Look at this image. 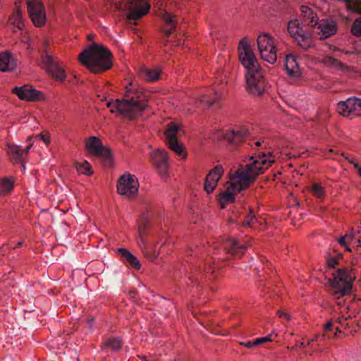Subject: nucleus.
<instances>
[{
	"instance_id": "35",
	"label": "nucleus",
	"mask_w": 361,
	"mask_h": 361,
	"mask_svg": "<svg viewBox=\"0 0 361 361\" xmlns=\"http://www.w3.org/2000/svg\"><path fill=\"white\" fill-rule=\"evenodd\" d=\"M257 219L255 218V215L254 212L250 210L249 214L245 216V219L243 221V224L245 226H252L255 221H256Z\"/></svg>"
},
{
	"instance_id": "15",
	"label": "nucleus",
	"mask_w": 361,
	"mask_h": 361,
	"mask_svg": "<svg viewBox=\"0 0 361 361\" xmlns=\"http://www.w3.org/2000/svg\"><path fill=\"white\" fill-rule=\"evenodd\" d=\"M317 33L319 39H326L336 34L338 25L336 21L331 19H322L317 23Z\"/></svg>"
},
{
	"instance_id": "34",
	"label": "nucleus",
	"mask_w": 361,
	"mask_h": 361,
	"mask_svg": "<svg viewBox=\"0 0 361 361\" xmlns=\"http://www.w3.org/2000/svg\"><path fill=\"white\" fill-rule=\"evenodd\" d=\"M145 228H146V224H142L138 227V235H139V238H140L139 246L140 247H142V246L145 247V246H146V243H145V238H144V235L145 234Z\"/></svg>"
},
{
	"instance_id": "50",
	"label": "nucleus",
	"mask_w": 361,
	"mask_h": 361,
	"mask_svg": "<svg viewBox=\"0 0 361 361\" xmlns=\"http://www.w3.org/2000/svg\"><path fill=\"white\" fill-rule=\"evenodd\" d=\"M31 146H32V145L30 144V145L27 146L25 149H23V154L28 153L30 149V148H31Z\"/></svg>"
},
{
	"instance_id": "6",
	"label": "nucleus",
	"mask_w": 361,
	"mask_h": 361,
	"mask_svg": "<svg viewBox=\"0 0 361 361\" xmlns=\"http://www.w3.org/2000/svg\"><path fill=\"white\" fill-rule=\"evenodd\" d=\"M288 31L298 44L303 49H307L312 44L311 33L305 28L298 20H291L288 23Z\"/></svg>"
},
{
	"instance_id": "40",
	"label": "nucleus",
	"mask_w": 361,
	"mask_h": 361,
	"mask_svg": "<svg viewBox=\"0 0 361 361\" xmlns=\"http://www.w3.org/2000/svg\"><path fill=\"white\" fill-rule=\"evenodd\" d=\"M350 328L351 329V331L357 332L358 330L361 329V321L359 322H353L350 323Z\"/></svg>"
},
{
	"instance_id": "28",
	"label": "nucleus",
	"mask_w": 361,
	"mask_h": 361,
	"mask_svg": "<svg viewBox=\"0 0 361 361\" xmlns=\"http://www.w3.org/2000/svg\"><path fill=\"white\" fill-rule=\"evenodd\" d=\"M14 180L12 178L5 177L0 180V195L10 193L13 188Z\"/></svg>"
},
{
	"instance_id": "47",
	"label": "nucleus",
	"mask_w": 361,
	"mask_h": 361,
	"mask_svg": "<svg viewBox=\"0 0 361 361\" xmlns=\"http://www.w3.org/2000/svg\"><path fill=\"white\" fill-rule=\"evenodd\" d=\"M332 326H333V322L332 321H329V322H327L324 326V330L325 331H331L332 330Z\"/></svg>"
},
{
	"instance_id": "9",
	"label": "nucleus",
	"mask_w": 361,
	"mask_h": 361,
	"mask_svg": "<svg viewBox=\"0 0 361 361\" xmlns=\"http://www.w3.org/2000/svg\"><path fill=\"white\" fill-rule=\"evenodd\" d=\"M139 188V183L133 176L130 173L122 175L117 183V191L122 195L130 198L137 195Z\"/></svg>"
},
{
	"instance_id": "46",
	"label": "nucleus",
	"mask_w": 361,
	"mask_h": 361,
	"mask_svg": "<svg viewBox=\"0 0 361 361\" xmlns=\"http://www.w3.org/2000/svg\"><path fill=\"white\" fill-rule=\"evenodd\" d=\"M346 238H350L352 239V233H350V235H345V236H343L340 240H339V243L342 245H344L345 246L346 245V242H345V239Z\"/></svg>"
},
{
	"instance_id": "52",
	"label": "nucleus",
	"mask_w": 361,
	"mask_h": 361,
	"mask_svg": "<svg viewBox=\"0 0 361 361\" xmlns=\"http://www.w3.org/2000/svg\"><path fill=\"white\" fill-rule=\"evenodd\" d=\"M317 336H315L314 338H313L312 339L310 340L309 341H310V343H311V342L317 341Z\"/></svg>"
},
{
	"instance_id": "38",
	"label": "nucleus",
	"mask_w": 361,
	"mask_h": 361,
	"mask_svg": "<svg viewBox=\"0 0 361 361\" xmlns=\"http://www.w3.org/2000/svg\"><path fill=\"white\" fill-rule=\"evenodd\" d=\"M347 310L348 312H351L352 313L348 316L349 319H353L359 313V309L354 305V303L348 304Z\"/></svg>"
},
{
	"instance_id": "17",
	"label": "nucleus",
	"mask_w": 361,
	"mask_h": 361,
	"mask_svg": "<svg viewBox=\"0 0 361 361\" xmlns=\"http://www.w3.org/2000/svg\"><path fill=\"white\" fill-rule=\"evenodd\" d=\"M151 159L158 173L162 177H166L169 168L167 152L164 149H159L151 154Z\"/></svg>"
},
{
	"instance_id": "48",
	"label": "nucleus",
	"mask_w": 361,
	"mask_h": 361,
	"mask_svg": "<svg viewBox=\"0 0 361 361\" xmlns=\"http://www.w3.org/2000/svg\"><path fill=\"white\" fill-rule=\"evenodd\" d=\"M146 255L150 260L153 261L157 257L158 254H157L156 252H154L151 255H148L147 254H146Z\"/></svg>"
},
{
	"instance_id": "11",
	"label": "nucleus",
	"mask_w": 361,
	"mask_h": 361,
	"mask_svg": "<svg viewBox=\"0 0 361 361\" xmlns=\"http://www.w3.org/2000/svg\"><path fill=\"white\" fill-rule=\"evenodd\" d=\"M214 249L222 250L226 254H230L235 257H240L244 254L247 247L241 244L237 239L224 238L219 243L218 247H214Z\"/></svg>"
},
{
	"instance_id": "23",
	"label": "nucleus",
	"mask_w": 361,
	"mask_h": 361,
	"mask_svg": "<svg viewBox=\"0 0 361 361\" xmlns=\"http://www.w3.org/2000/svg\"><path fill=\"white\" fill-rule=\"evenodd\" d=\"M300 11L302 16L303 21L312 27H316L319 18L313 10L307 6H302Z\"/></svg>"
},
{
	"instance_id": "26",
	"label": "nucleus",
	"mask_w": 361,
	"mask_h": 361,
	"mask_svg": "<svg viewBox=\"0 0 361 361\" xmlns=\"http://www.w3.org/2000/svg\"><path fill=\"white\" fill-rule=\"evenodd\" d=\"M286 70L287 73L291 77L298 78L300 75V71L293 56H287L286 59Z\"/></svg>"
},
{
	"instance_id": "32",
	"label": "nucleus",
	"mask_w": 361,
	"mask_h": 361,
	"mask_svg": "<svg viewBox=\"0 0 361 361\" xmlns=\"http://www.w3.org/2000/svg\"><path fill=\"white\" fill-rule=\"evenodd\" d=\"M311 190L312 195L317 198H323L324 197V190L319 183H314L312 185Z\"/></svg>"
},
{
	"instance_id": "30",
	"label": "nucleus",
	"mask_w": 361,
	"mask_h": 361,
	"mask_svg": "<svg viewBox=\"0 0 361 361\" xmlns=\"http://www.w3.org/2000/svg\"><path fill=\"white\" fill-rule=\"evenodd\" d=\"M8 23L14 25L18 30H21L23 27L22 11L17 8L16 11L8 18Z\"/></svg>"
},
{
	"instance_id": "43",
	"label": "nucleus",
	"mask_w": 361,
	"mask_h": 361,
	"mask_svg": "<svg viewBox=\"0 0 361 361\" xmlns=\"http://www.w3.org/2000/svg\"><path fill=\"white\" fill-rule=\"evenodd\" d=\"M348 319H349L348 317H345L344 316L341 317V321L340 322V325L341 326H344L345 328L349 329L350 326V322H348Z\"/></svg>"
},
{
	"instance_id": "25",
	"label": "nucleus",
	"mask_w": 361,
	"mask_h": 361,
	"mask_svg": "<svg viewBox=\"0 0 361 361\" xmlns=\"http://www.w3.org/2000/svg\"><path fill=\"white\" fill-rule=\"evenodd\" d=\"M161 18L165 24L169 27V29L164 30L166 37H169L172 32L176 29V24L178 23V19L176 16H174L167 11H164L161 13Z\"/></svg>"
},
{
	"instance_id": "5",
	"label": "nucleus",
	"mask_w": 361,
	"mask_h": 361,
	"mask_svg": "<svg viewBox=\"0 0 361 361\" xmlns=\"http://www.w3.org/2000/svg\"><path fill=\"white\" fill-rule=\"evenodd\" d=\"M80 63L94 73L109 70L112 66V54L103 45L92 43L84 49L78 56Z\"/></svg>"
},
{
	"instance_id": "2",
	"label": "nucleus",
	"mask_w": 361,
	"mask_h": 361,
	"mask_svg": "<svg viewBox=\"0 0 361 361\" xmlns=\"http://www.w3.org/2000/svg\"><path fill=\"white\" fill-rule=\"evenodd\" d=\"M238 52L241 63L247 70L245 75L247 90L251 94L262 95L265 91L267 85L262 73V69L246 37L242 39L239 42Z\"/></svg>"
},
{
	"instance_id": "44",
	"label": "nucleus",
	"mask_w": 361,
	"mask_h": 361,
	"mask_svg": "<svg viewBox=\"0 0 361 361\" xmlns=\"http://www.w3.org/2000/svg\"><path fill=\"white\" fill-rule=\"evenodd\" d=\"M277 314L278 316L280 317V318H284L286 319V320H290V315L288 314V313L286 312H284L282 310H278L277 312Z\"/></svg>"
},
{
	"instance_id": "10",
	"label": "nucleus",
	"mask_w": 361,
	"mask_h": 361,
	"mask_svg": "<svg viewBox=\"0 0 361 361\" xmlns=\"http://www.w3.org/2000/svg\"><path fill=\"white\" fill-rule=\"evenodd\" d=\"M85 145L86 150L92 155L111 161V151L102 145L99 137L91 136L87 138Z\"/></svg>"
},
{
	"instance_id": "4",
	"label": "nucleus",
	"mask_w": 361,
	"mask_h": 361,
	"mask_svg": "<svg viewBox=\"0 0 361 361\" xmlns=\"http://www.w3.org/2000/svg\"><path fill=\"white\" fill-rule=\"evenodd\" d=\"M355 274L352 270L345 268L338 269L334 273V278L329 282L331 286V294L336 300V305L341 307L348 304L354 303L357 298L351 296Z\"/></svg>"
},
{
	"instance_id": "16",
	"label": "nucleus",
	"mask_w": 361,
	"mask_h": 361,
	"mask_svg": "<svg viewBox=\"0 0 361 361\" xmlns=\"http://www.w3.org/2000/svg\"><path fill=\"white\" fill-rule=\"evenodd\" d=\"M179 129L176 123L171 122L167 124V128L164 133L169 148L178 155H180L183 153V147L177 140V133Z\"/></svg>"
},
{
	"instance_id": "39",
	"label": "nucleus",
	"mask_w": 361,
	"mask_h": 361,
	"mask_svg": "<svg viewBox=\"0 0 361 361\" xmlns=\"http://www.w3.org/2000/svg\"><path fill=\"white\" fill-rule=\"evenodd\" d=\"M328 267L330 268H335L338 263V259L337 257H329L326 262Z\"/></svg>"
},
{
	"instance_id": "13",
	"label": "nucleus",
	"mask_w": 361,
	"mask_h": 361,
	"mask_svg": "<svg viewBox=\"0 0 361 361\" xmlns=\"http://www.w3.org/2000/svg\"><path fill=\"white\" fill-rule=\"evenodd\" d=\"M42 65L46 71L54 78L59 80H64L66 75L56 59L46 53L42 56Z\"/></svg>"
},
{
	"instance_id": "7",
	"label": "nucleus",
	"mask_w": 361,
	"mask_h": 361,
	"mask_svg": "<svg viewBox=\"0 0 361 361\" xmlns=\"http://www.w3.org/2000/svg\"><path fill=\"white\" fill-rule=\"evenodd\" d=\"M257 47L261 58L268 63L273 64L276 61L277 55L273 38L267 33L259 35Z\"/></svg>"
},
{
	"instance_id": "24",
	"label": "nucleus",
	"mask_w": 361,
	"mask_h": 361,
	"mask_svg": "<svg viewBox=\"0 0 361 361\" xmlns=\"http://www.w3.org/2000/svg\"><path fill=\"white\" fill-rule=\"evenodd\" d=\"M16 61L9 53L0 54V71L3 72L11 71L16 68Z\"/></svg>"
},
{
	"instance_id": "19",
	"label": "nucleus",
	"mask_w": 361,
	"mask_h": 361,
	"mask_svg": "<svg viewBox=\"0 0 361 361\" xmlns=\"http://www.w3.org/2000/svg\"><path fill=\"white\" fill-rule=\"evenodd\" d=\"M223 173V166L218 165L207 174L204 183V190L207 193H211L214 190Z\"/></svg>"
},
{
	"instance_id": "51",
	"label": "nucleus",
	"mask_w": 361,
	"mask_h": 361,
	"mask_svg": "<svg viewBox=\"0 0 361 361\" xmlns=\"http://www.w3.org/2000/svg\"><path fill=\"white\" fill-rule=\"evenodd\" d=\"M310 344V341H308V343L307 344L305 343V342H301L300 344V348H305L307 345H309Z\"/></svg>"
},
{
	"instance_id": "18",
	"label": "nucleus",
	"mask_w": 361,
	"mask_h": 361,
	"mask_svg": "<svg viewBox=\"0 0 361 361\" xmlns=\"http://www.w3.org/2000/svg\"><path fill=\"white\" fill-rule=\"evenodd\" d=\"M13 93L23 100L27 101H39L43 99V94L29 85H24L23 87H16L13 90Z\"/></svg>"
},
{
	"instance_id": "22",
	"label": "nucleus",
	"mask_w": 361,
	"mask_h": 361,
	"mask_svg": "<svg viewBox=\"0 0 361 361\" xmlns=\"http://www.w3.org/2000/svg\"><path fill=\"white\" fill-rule=\"evenodd\" d=\"M118 253L121 256V260L132 267L140 269V264L139 260L128 250L126 248L118 249Z\"/></svg>"
},
{
	"instance_id": "29",
	"label": "nucleus",
	"mask_w": 361,
	"mask_h": 361,
	"mask_svg": "<svg viewBox=\"0 0 361 361\" xmlns=\"http://www.w3.org/2000/svg\"><path fill=\"white\" fill-rule=\"evenodd\" d=\"M160 73L161 71L158 68H145L141 71L140 75L142 78H144L147 81L151 82L158 80Z\"/></svg>"
},
{
	"instance_id": "33",
	"label": "nucleus",
	"mask_w": 361,
	"mask_h": 361,
	"mask_svg": "<svg viewBox=\"0 0 361 361\" xmlns=\"http://www.w3.org/2000/svg\"><path fill=\"white\" fill-rule=\"evenodd\" d=\"M106 345L114 351L119 350L122 346L121 341L118 338H110L106 343Z\"/></svg>"
},
{
	"instance_id": "12",
	"label": "nucleus",
	"mask_w": 361,
	"mask_h": 361,
	"mask_svg": "<svg viewBox=\"0 0 361 361\" xmlns=\"http://www.w3.org/2000/svg\"><path fill=\"white\" fill-rule=\"evenodd\" d=\"M27 11L35 26L41 27L44 25L46 21L45 8L39 0L28 1Z\"/></svg>"
},
{
	"instance_id": "31",
	"label": "nucleus",
	"mask_w": 361,
	"mask_h": 361,
	"mask_svg": "<svg viewBox=\"0 0 361 361\" xmlns=\"http://www.w3.org/2000/svg\"><path fill=\"white\" fill-rule=\"evenodd\" d=\"M75 167L79 173L85 175H91L92 173V166L87 161H85L82 163H77L75 164Z\"/></svg>"
},
{
	"instance_id": "20",
	"label": "nucleus",
	"mask_w": 361,
	"mask_h": 361,
	"mask_svg": "<svg viewBox=\"0 0 361 361\" xmlns=\"http://www.w3.org/2000/svg\"><path fill=\"white\" fill-rule=\"evenodd\" d=\"M249 134L248 129L243 126L228 131L224 135V138L229 143L237 145L245 140Z\"/></svg>"
},
{
	"instance_id": "53",
	"label": "nucleus",
	"mask_w": 361,
	"mask_h": 361,
	"mask_svg": "<svg viewBox=\"0 0 361 361\" xmlns=\"http://www.w3.org/2000/svg\"><path fill=\"white\" fill-rule=\"evenodd\" d=\"M341 321V317H338L336 320V322H338L339 324H340Z\"/></svg>"
},
{
	"instance_id": "27",
	"label": "nucleus",
	"mask_w": 361,
	"mask_h": 361,
	"mask_svg": "<svg viewBox=\"0 0 361 361\" xmlns=\"http://www.w3.org/2000/svg\"><path fill=\"white\" fill-rule=\"evenodd\" d=\"M7 149L8 153L12 156V157L17 161H20L23 155V151L21 149L20 146L17 145L14 143H7Z\"/></svg>"
},
{
	"instance_id": "14",
	"label": "nucleus",
	"mask_w": 361,
	"mask_h": 361,
	"mask_svg": "<svg viewBox=\"0 0 361 361\" xmlns=\"http://www.w3.org/2000/svg\"><path fill=\"white\" fill-rule=\"evenodd\" d=\"M337 111L344 116H361V99L349 98L341 101L337 104Z\"/></svg>"
},
{
	"instance_id": "1",
	"label": "nucleus",
	"mask_w": 361,
	"mask_h": 361,
	"mask_svg": "<svg viewBox=\"0 0 361 361\" xmlns=\"http://www.w3.org/2000/svg\"><path fill=\"white\" fill-rule=\"evenodd\" d=\"M250 159H253L252 163L244 166L241 165L233 174L231 175V182L226 190L220 195L219 199L221 207L224 208L227 204L233 202L234 195L248 188L255 178L263 173L264 170L274 162V160L267 158L264 153L259 154L255 159L251 157Z\"/></svg>"
},
{
	"instance_id": "55",
	"label": "nucleus",
	"mask_w": 361,
	"mask_h": 361,
	"mask_svg": "<svg viewBox=\"0 0 361 361\" xmlns=\"http://www.w3.org/2000/svg\"><path fill=\"white\" fill-rule=\"evenodd\" d=\"M22 244H23V243H22L21 241H20V242H18V246H21V245H22Z\"/></svg>"
},
{
	"instance_id": "3",
	"label": "nucleus",
	"mask_w": 361,
	"mask_h": 361,
	"mask_svg": "<svg viewBox=\"0 0 361 361\" xmlns=\"http://www.w3.org/2000/svg\"><path fill=\"white\" fill-rule=\"evenodd\" d=\"M147 95L139 90L136 85L129 83L126 87L123 99L108 102L107 107L111 113L118 112L129 119L140 116L147 106Z\"/></svg>"
},
{
	"instance_id": "56",
	"label": "nucleus",
	"mask_w": 361,
	"mask_h": 361,
	"mask_svg": "<svg viewBox=\"0 0 361 361\" xmlns=\"http://www.w3.org/2000/svg\"><path fill=\"white\" fill-rule=\"evenodd\" d=\"M336 331H339V332H341V331L339 330V329H338V328H336Z\"/></svg>"
},
{
	"instance_id": "37",
	"label": "nucleus",
	"mask_w": 361,
	"mask_h": 361,
	"mask_svg": "<svg viewBox=\"0 0 361 361\" xmlns=\"http://www.w3.org/2000/svg\"><path fill=\"white\" fill-rule=\"evenodd\" d=\"M272 336H273V334H271L270 335H269L267 336L260 337V338H257L255 339L254 340L255 346L256 347V346L262 345L264 343L272 341H273V339L271 338Z\"/></svg>"
},
{
	"instance_id": "49",
	"label": "nucleus",
	"mask_w": 361,
	"mask_h": 361,
	"mask_svg": "<svg viewBox=\"0 0 361 361\" xmlns=\"http://www.w3.org/2000/svg\"><path fill=\"white\" fill-rule=\"evenodd\" d=\"M355 167L357 169V173H358L359 176L361 177V166L356 164L355 165Z\"/></svg>"
},
{
	"instance_id": "45",
	"label": "nucleus",
	"mask_w": 361,
	"mask_h": 361,
	"mask_svg": "<svg viewBox=\"0 0 361 361\" xmlns=\"http://www.w3.org/2000/svg\"><path fill=\"white\" fill-rule=\"evenodd\" d=\"M240 345H244L247 348H252L255 347L254 345V341H248L246 342H241Z\"/></svg>"
},
{
	"instance_id": "54",
	"label": "nucleus",
	"mask_w": 361,
	"mask_h": 361,
	"mask_svg": "<svg viewBox=\"0 0 361 361\" xmlns=\"http://www.w3.org/2000/svg\"><path fill=\"white\" fill-rule=\"evenodd\" d=\"M255 145L256 146H260L261 145V142L259 141H257L255 142Z\"/></svg>"
},
{
	"instance_id": "36",
	"label": "nucleus",
	"mask_w": 361,
	"mask_h": 361,
	"mask_svg": "<svg viewBox=\"0 0 361 361\" xmlns=\"http://www.w3.org/2000/svg\"><path fill=\"white\" fill-rule=\"evenodd\" d=\"M351 32L355 36H361V18L353 23Z\"/></svg>"
},
{
	"instance_id": "42",
	"label": "nucleus",
	"mask_w": 361,
	"mask_h": 361,
	"mask_svg": "<svg viewBox=\"0 0 361 361\" xmlns=\"http://www.w3.org/2000/svg\"><path fill=\"white\" fill-rule=\"evenodd\" d=\"M38 136L40 137L46 145H49L50 143V136L49 133H40Z\"/></svg>"
},
{
	"instance_id": "8",
	"label": "nucleus",
	"mask_w": 361,
	"mask_h": 361,
	"mask_svg": "<svg viewBox=\"0 0 361 361\" xmlns=\"http://www.w3.org/2000/svg\"><path fill=\"white\" fill-rule=\"evenodd\" d=\"M125 6L130 24H132V20H138L146 15L150 8V5L145 0H127Z\"/></svg>"
},
{
	"instance_id": "21",
	"label": "nucleus",
	"mask_w": 361,
	"mask_h": 361,
	"mask_svg": "<svg viewBox=\"0 0 361 361\" xmlns=\"http://www.w3.org/2000/svg\"><path fill=\"white\" fill-rule=\"evenodd\" d=\"M222 94L219 90H213L209 94H204L200 97V103L204 106L209 108L217 104L221 99Z\"/></svg>"
},
{
	"instance_id": "57",
	"label": "nucleus",
	"mask_w": 361,
	"mask_h": 361,
	"mask_svg": "<svg viewBox=\"0 0 361 361\" xmlns=\"http://www.w3.org/2000/svg\"><path fill=\"white\" fill-rule=\"evenodd\" d=\"M142 361H148V360H147L146 359H143Z\"/></svg>"
},
{
	"instance_id": "41",
	"label": "nucleus",
	"mask_w": 361,
	"mask_h": 361,
	"mask_svg": "<svg viewBox=\"0 0 361 361\" xmlns=\"http://www.w3.org/2000/svg\"><path fill=\"white\" fill-rule=\"evenodd\" d=\"M352 240L357 241L358 245L361 246V230H357V233H352Z\"/></svg>"
}]
</instances>
